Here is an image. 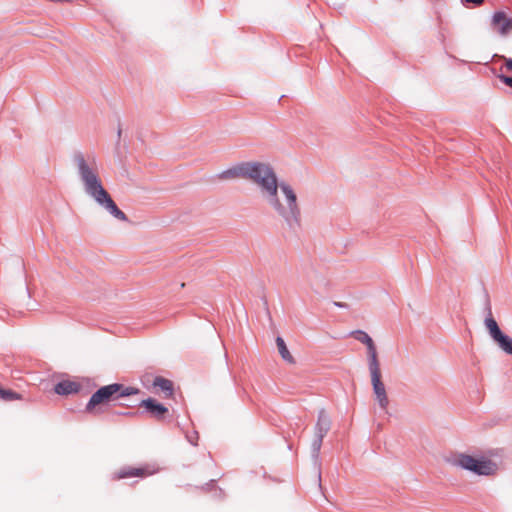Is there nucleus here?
<instances>
[{"instance_id": "20e7f679", "label": "nucleus", "mask_w": 512, "mask_h": 512, "mask_svg": "<svg viewBox=\"0 0 512 512\" xmlns=\"http://www.w3.org/2000/svg\"><path fill=\"white\" fill-rule=\"evenodd\" d=\"M138 393H140L138 388L126 387L120 383L105 385L100 387L96 392L92 394L85 409L87 412H91L96 406L100 404Z\"/></svg>"}, {"instance_id": "4be33fe9", "label": "nucleus", "mask_w": 512, "mask_h": 512, "mask_svg": "<svg viewBox=\"0 0 512 512\" xmlns=\"http://www.w3.org/2000/svg\"><path fill=\"white\" fill-rule=\"evenodd\" d=\"M169 406H171V405L170 404L167 405V404L162 403V420H164L166 418V415L169 412Z\"/></svg>"}, {"instance_id": "5701e85b", "label": "nucleus", "mask_w": 512, "mask_h": 512, "mask_svg": "<svg viewBox=\"0 0 512 512\" xmlns=\"http://www.w3.org/2000/svg\"><path fill=\"white\" fill-rule=\"evenodd\" d=\"M216 483V480L215 479H211L209 482H207L204 486H203V489L208 491L210 489H212L214 487Z\"/></svg>"}, {"instance_id": "1a4fd4ad", "label": "nucleus", "mask_w": 512, "mask_h": 512, "mask_svg": "<svg viewBox=\"0 0 512 512\" xmlns=\"http://www.w3.org/2000/svg\"><path fill=\"white\" fill-rule=\"evenodd\" d=\"M492 341L507 355L512 356V337L501 330L499 326L492 327L487 332Z\"/></svg>"}, {"instance_id": "f03ea898", "label": "nucleus", "mask_w": 512, "mask_h": 512, "mask_svg": "<svg viewBox=\"0 0 512 512\" xmlns=\"http://www.w3.org/2000/svg\"><path fill=\"white\" fill-rule=\"evenodd\" d=\"M73 163L85 194L115 219L122 222L128 221L127 215L119 209L109 192L103 186L96 159L90 156L85 157L82 152L78 151L73 155Z\"/></svg>"}, {"instance_id": "aec40b11", "label": "nucleus", "mask_w": 512, "mask_h": 512, "mask_svg": "<svg viewBox=\"0 0 512 512\" xmlns=\"http://www.w3.org/2000/svg\"><path fill=\"white\" fill-rule=\"evenodd\" d=\"M485 0H461L462 4L469 6L472 4L474 7H479L484 3Z\"/></svg>"}, {"instance_id": "6e6552de", "label": "nucleus", "mask_w": 512, "mask_h": 512, "mask_svg": "<svg viewBox=\"0 0 512 512\" xmlns=\"http://www.w3.org/2000/svg\"><path fill=\"white\" fill-rule=\"evenodd\" d=\"M158 466L145 465L142 467L124 466L117 470L114 474L115 479H125L130 477L145 478L147 476L157 473Z\"/></svg>"}, {"instance_id": "bb28decb", "label": "nucleus", "mask_w": 512, "mask_h": 512, "mask_svg": "<svg viewBox=\"0 0 512 512\" xmlns=\"http://www.w3.org/2000/svg\"><path fill=\"white\" fill-rule=\"evenodd\" d=\"M171 408H172V412H173V413H176V412H177V410H176L174 407H171Z\"/></svg>"}, {"instance_id": "0eeeda50", "label": "nucleus", "mask_w": 512, "mask_h": 512, "mask_svg": "<svg viewBox=\"0 0 512 512\" xmlns=\"http://www.w3.org/2000/svg\"><path fill=\"white\" fill-rule=\"evenodd\" d=\"M490 26L501 37H507L512 32V17L503 10H497L492 14Z\"/></svg>"}, {"instance_id": "f8f14e48", "label": "nucleus", "mask_w": 512, "mask_h": 512, "mask_svg": "<svg viewBox=\"0 0 512 512\" xmlns=\"http://www.w3.org/2000/svg\"><path fill=\"white\" fill-rule=\"evenodd\" d=\"M79 390L80 385L70 380L60 381L54 387V391L58 395H70L73 393H77Z\"/></svg>"}, {"instance_id": "9b49d317", "label": "nucleus", "mask_w": 512, "mask_h": 512, "mask_svg": "<svg viewBox=\"0 0 512 512\" xmlns=\"http://www.w3.org/2000/svg\"><path fill=\"white\" fill-rule=\"evenodd\" d=\"M483 311L485 313L484 326L487 332L492 330V327L499 326L493 316L490 297L485 288H483Z\"/></svg>"}, {"instance_id": "2eb2a0df", "label": "nucleus", "mask_w": 512, "mask_h": 512, "mask_svg": "<svg viewBox=\"0 0 512 512\" xmlns=\"http://www.w3.org/2000/svg\"><path fill=\"white\" fill-rule=\"evenodd\" d=\"M139 405L144 407L148 412L154 416H160V403L153 398L142 399Z\"/></svg>"}, {"instance_id": "423d86ee", "label": "nucleus", "mask_w": 512, "mask_h": 512, "mask_svg": "<svg viewBox=\"0 0 512 512\" xmlns=\"http://www.w3.org/2000/svg\"><path fill=\"white\" fill-rule=\"evenodd\" d=\"M368 369L371 376V385L373 393L382 409H386L389 403L386 388L382 381L379 360L368 363Z\"/></svg>"}, {"instance_id": "b1692460", "label": "nucleus", "mask_w": 512, "mask_h": 512, "mask_svg": "<svg viewBox=\"0 0 512 512\" xmlns=\"http://www.w3.org/2000/svg\"><path fill=\"white\" fill-rule=\"evenodd\" d=\"M297 274H298V277H299V278H302L303 280H304V279H306V278H308V273L306 272V270L304 269V267H303V268H301V270H298Z\"/></svg>"}, {"instance_id": "7ed1b4c3", "label": "nucleus", "mask_w": 512, "mask_h": 512, "mask_svg": "<svg viewBox=\"0 0 512 512\" xmlns=\"http://www.w3.org/2000/svg\"><path fill=\"white\" fill-rule=\"evenodd\" d=\"M449 461L452 465L478 476H491L498 470V464L483 455L473 456L466 453H456Z\"/></svg>"}, {"instance_id": "a211bd4d", "label": "nucleus", "mask_w": 512, "mask_h": 512, "mask_svg": "<svg viewBox=\"0 0 512 512\" xmlns=\"http://www.w3.org/2000/svg\"><path fill=\"white\" fill-rule=\"evenodd\" d=\"M497 78L506 86L512 88V76H508L504 73H500Z\"/></svg>"}, {"instance_id": "f3484780", "label": "nucleus", "mask_w": 512, "mask_h": 512, "mask_svg": "<svg viewBox=\"0 0 512 512\" xmlns=\"http://www.w3.org/2000/svg\"><path fill=\"white\" fill-rule=\"evenodd\" d=\"M142 382L144 385H148L151 383L153 387H160V375L154 376L152 379H150V375L146 374L142 378Z\"/></svg>"}, {"instance_id": "ddd939ff", "label": "nucleus", "mask_w": 512, "mask_h": 512, "mask_svg": "<svg viewBox=\"0 0 512 512\" xmlns=\"http://www.w3.org/2000/svg\"><path fill=\"white\" fill-rule=\"evenodd\" d=\"M276 346L281 358L289 364H294L295 359L291 355L284 339L281 336L276 337Z\"/></svg>"}, {"instance_id": "6ab92c4d", "label": "nucleus", "mask_w": 512, "mask_h": 512, "mask_svg": "<svg viewBox=\"0 0 512 512\" xmlns=\"http://www.w3.org/2000/svg\"><path fill=\"white\" fill-rule=\"evenodd\" d=\"M186 439L191 445L196 446L198 440V432L193 431L192 433H186Z\"/></svg>"}, {"instance_id": "39448f33", "label": "nucleus", "mask_w": 512, "mask_h": 512, "mask_svg": "<svg viewBox=\"0 0 512 512\" xmlns=\"http://www.w3.org/2000/svg\"><path fill=\"white\" fill-rule=\"evenodd\" d=\"M332 421L324 408L318 411L317 421L314 426V439L311 442V459L314 466L318 468V477L321 479L320 472V450L322 447L323 439L331 429Z\"/></svg>"}, {"instance_id": "412c9836", "label": "nucleus", "mask_w": 512, "mask_h": 512, "mask_svg": "<svg viewBox=\"0 0 512 512\" xmlns=\"http://www.w3.org/2000/svg\"><path fill=\"white\" fill-rule=\"evenodd\" d=\"M505 61V68L512 72V58H507L505 56H501Z\"/></svg>"}, {"instance_id": "393cba45", "label": "nucleus", "mask_w": 512, "mask_h": 512, "mask_svg": "<svg viewBox=\"0 0 512 512\" xmlns=\"http://www.w3.org/2000/svg\"><path fill=\"white\" fill-rule=\"evenodd\" d=\"M333 305L338 307V308H348V304L345 303V302H336V301H334Z\"/></svg>"}, {"instance_id": "a878e982", "label": "nucleus", "mask_w": 512, "mask_h": 512, "mask_svg": "<svg viewBox=\"0 0 512 512\" xmlns=\"http://www.w3.org/2000/svg\"><path fill=\"white\" fill-rule=\"evenodd\" d=\"M121 134H122V129H121L120 125H119L118 126V130H117L118 141L120 140Z\"/></svg>"}, {"instance_id": "dca6fc26", "label": "nucleus", "mask_w": 512, "mask_h": 512, "mask_svg": "<svg viewBox=\"0 0 512 512\" xmlns=\"http://www.w3.org/2000/svg\"><path fill=\"white\" fill-rule=\"evenodd\" d=\"M22 396L10 389H3L0 387V399L4 401H13L21 399Z\"/></svg>"}, {"instance_id": "4468645a", "label": "nucleus", "mask_w": 512, "mask_h": 512, "mask_svg": "<svg viewBox=\"0 0 512 512\" xmlns=\"http://www.w3.org/2000/svg\"><path fill=\"white\" fill-rule=\"evenodd\" d=\"M176 397L177 395L175 393L174 383L171 380L162 377V398H171L177 403Z\"/></svg>"}, {"instance_id": "9d476101", "label": "nucleus", "mask_w": 512, "mask_h": 512, "mask_svg": "<svg viewBox=\"0 0 512 512\" xmlns=\"http://www.w3.org/2000/svg\"><path fill=\"white\" fill-rule=\"evenodd\" d=\"M350 336L366 346L368 363L379 360L376 345L368 333L358 329L351 331Z\"/></svg>"}, {"instance_id": "f257e3e1", "label": "nucleus", "mask_w": 512, "mask_h": 512, "mask_svg": "<svg viewBox=\"0 0 512 512\" xmlns=\"http://www.w3.org/2000/svg\"><path fill=\"white\" fill-rule=\"evenodd\" d=\"M219 179L238 177L256 183L268 204L281 216L290 230L296 231L300 226V209L297 195L286 182H278V177L271 165L258 161L240 162L217 174Z\"/></svg>"}]
</instances>
